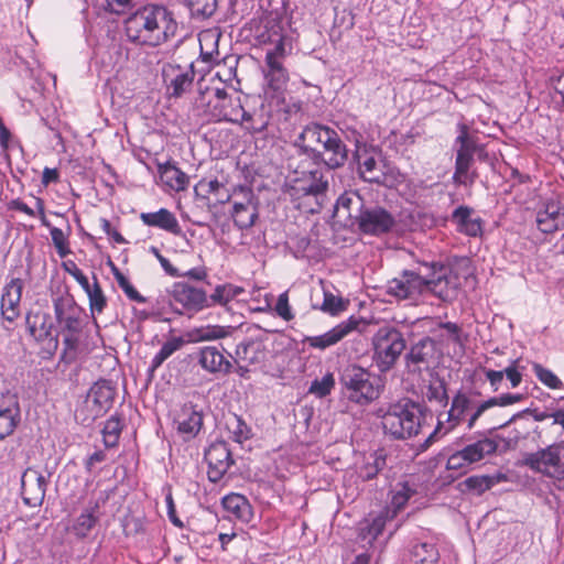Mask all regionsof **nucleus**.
Masks as SVG:
<instances>
[{"instance_id": "nucleus-1", "label": "nucleus", "mask_w": 564, "mask_h": 564, "mask_svg": "<svg viewBox=\"0 0 564 564\" xmlns=\"http://www.w3.org/2000/svg\"><path fill=\"white\" fill-rule=\"evenodd\" d=\"M413 265L403 270L399 276L388 281L386 293L394 299L416 303L425 294H432L447 302L455 294L456 278L442 261L431 254H412Z\"/></svg>"}, {"instance_id": "nucleus-2", "label": "nucleus", "mask_w": 564, "mask_h": 564, "mask_svg": "<svg viewBox=\"0 0 564 564\" xmlns=\"http://www.w3.org/2000/svg\"><path fill=\"white\" fill-rule=\"evenodd\" d=\"M293 145L300 155L316 166L323 164L328 170H338L348 161L349 150L339 133L323 123L306 124Z\"/></svg>"}, {"instance_id": "nucleus-3", "label": "nucleus", "mask_w": 564, "mask_h": 564, "mask_svg": "<svg viewBox=\"0 0 564 564\" xmlns=\"http://www.w3.org/2000/svg\"><path fill=\"white\" fill-rule=\"evenodd\" d=\"M177 30L178 23L174 13L158 3L138 9L124 21L128 40L143 46H160L175 37Z\"/></svg>"}, {"instance_id": "nucleus-4", "label": "nucleus", "mask_w": 564, "mask_h": 564, "mask_svg": "<svg viewBox=\"0 0 564 564\" xmlns=\"http://www.w3.org/2000/svg\"><path fill=\"white\" fill-rule=\"evenodd\" d=\"M340 217L351 220L365 235L381 236L390 232L397 225L394 216L378 205H366L357 193H346L336 203Z\"/></svg>"}, {"instance_id": "nucleus-5", "label": "nucleus", "mask_w": 564, "mask_h": 564, "mask_svg": "<svg viewBox=\"0 0 564 564\" xmlns=\"http://www.w3.org/2000/svg\"><path fill=\"white\" fill-rule=\"evenodd\" d=\"M426 406L410 398H402L378 411L386 436L405 441L420 434L425 420Z\"/></svg>"}, {"instance_id": "nucleus-6", "label": "nucleus", "mask_w": 564, "mask_h": 564, "mask_svg": "<svg viewBox=\"0 0 564 564\" xmlns=\"http://www.w3.org/2000/svg\"><path fill=\"white\" fill-rule=\"evenodd\" d=\"M344 397L358 405H367L379 398L378 380L365 368L346 366L339 377Z\"/></svg>"}, {"instance_id": "nucleus-7", "label": "nucleus", "mask_w": 564, "mask_h": 564, "mask_svg": "<svg viewBox=\"0 0 564 564\" xmlns=\"http://www.w3.org/2000/svg\"><path fill=\"white\" fill-rule=\"evenodd\" d=\"M373 360L381 372L394 367L399 357L406 347L403 333L394 326L379 327L372 337Z\"/></svg>"}, {"instance_id": "nucleus-8", "label": "nucleus", "mask_w": 564, "mask_h": 564, "mask_svg": "<svg viewBox=\"0 0 564 564\" xmlns=\"http://www.w3.org/2000/svg\"><path fill=\"white\" fill-rule=\"evenodd\" d=\"M459 130L460 133L455 140V144H458V148L456 150L453 181L457 185L471 186L478 177V173L473 169L475 163L474 156L478 150V144L476 140L469 135L465 124H460Z\"/></svg>"}, {"instance_id": "nucleus-9", "label": "nucleus", "mask_w": 564, "mask_h": 564, "mask_svg": "<svg viewBox=\"0 0 564 564\" xmlns=\"http://www.w3.org/2000/svg\"><path fill=\"white\" fill-rule=\"evenodd\" d=\"M170 306L178 315L193 317L198 312L210 307L207 293L187 282H175L167 290Z\"/></svg>"}, {"instance_id": "nucleus-10", "label": "nucleus", "mask_w": 564, "mask_h": 564, "mask_svg": "<svg viewBox=\"0 0 564 564\" xmlns=\"http://www.w3.org/2000/svg\"><path fill=\"white\" fill-rule=\"evenodd\" d=\"M473 406L474 399L471 395L463 390H458L452 398L451 409L447 412L446 425L441 419L443 414H440L434 431L421 444V448L426 451L432 444L453 431L459 424L464 423Z\"/></svg>"}, {"instance_id": "nucleus-11", "label": "nucleus", "mask_w": 564, "mask_h": 564, "mask_svg": "<svg viewBox=\"0 0 564 564\" xmlns=\"http://www.w3.org/2000/svg\"><path fill=\"white\" fill-rule=\"evenodd\" d=\"M523 465L535 473L558 481L564 480V442H558L527 454Z\"/></svg>"}, {"instance_id": "nucleus-12", "label": "nucleus", "mask_w": 564, "mask_h": 564, "mask_svg": "<svg viewBox=\"0 0 564 564\" xmlns=\"http://www.w3.org/2000/svg\"><path fill=\"white\" fill-rule=\"evenodd\" d=\"M161 74L167 97L177 99L192 89L196 72L194 63L181 65L169 62L162 65Z\"/></svg>"}, {"instance_id": "nucleus-13", "label": "nucleus", "mask_w": 564, "mask_h": 564, "mask_svg": "<svg viewBox=\"0 0 564 564\" xmlns=\"http://www.w3.org/2000/svg\"><path fill=\"white\" fill-rule=\"evenodd\" d=\"M268 70L265 79L268 86L264 89V99L270 107L281 109L285 101V87L289 82V73L283 66V61H278L273 56H265Z\"/></svg>"}, {"instance_id": "nucleus-14", "label": "nucleus", "mask_w": 564, "mask_h": 564, "mask_svg": "<svg viewBox=\"0 0 564 564\" xmlns=\"http://www.w3.org/2000/svg\"><path fill=\"white\" fill-rule=\"evenodd\" d=\"M55 319L63 333H82L85 313L69 295H63L53 301Z\"/></svg>"}, {"instance_id": "nucleus-15", "label": "nucleus", "mask_w": 564, "mask_h": 564, "mask_svg": "<svg viewBox=\"0 0 564 564\" xmlns=\"http://www.w3.org/2000/svg\"><path fill=\"white\" fill-rule=\"evenodd\" d=\"M116 389L109 380H98L88 391L86 405L89 409V416L85 420L95 421L104 416L112 406Z\"/></svg>"}, {"instance_id": "nucleus-16", "label": "nucleus", "mask_w": 564, "mask_h": 564, "mask_svg": "<svg viewBox=\"0 0 564 564\" xmlns=\"http://www.w3.org/2000/svg\"><path fill=\"white\" fill-rule=\"evenodd\" d=\"M207 465V477L212 482H218L234 464L228 444L224 441L213 443L204 456Z\"/></svg>"}, {"instance_id": "nucleus-17", "label": "nucleus", "mask_w": 564, "mask_h": 564, "mask_svg": "<svg viewBox=\"0 0 564 564\" xmlns=\"http://www.w3.org/2000/svg\"><path fill=\"white\" fill-rule=\"evenodd\" d=\"M440 357L441 350L436 341L430 336H424L410 346L404 359L408 367L414 366L417 370H421L437 364Z\"/></svg>"}, {"instance_id": "nucleus-18", "label": "nucleus", "mask_w": 564, "mask_h": 564, "mask_svg": "<svg viewBox=\"0 0 564 564\" xmlns=\"http://www.w3.org/2000/svg\"><path fill=\"white\" fill-rule=\"evenodd\" d=\"M377 155L378 152L376 148L356 141L351 161L357 165L360 177L366 182L378 183L380 181Z\"/></svg>"}, {"instance_id": "nucleus-19", "label": "nucleus", "mask_w": 564, "mask_h": 564, "mask_svg": "<svg viewBox=\"0 0 564 564\" xmlns=\"http://www.w3.org/2000/svg\"><path fill=\"white\" fill-rule=\"evenodd\" d=\"M25 324L31 337L36 341L47 340V347L52 351L58 348V335H52L53 324L50 315L44 312H29L25 316Z\"/></svg>"}, {"instance_id": "nucleus-20", "label": "nucleus", "mask_w": 564, "mask_h": 564, "mask_svg": "<svg viewBox=\"0 0 564 564\" xmlns=\"http://www.w3.org/2000/svg\"><path fill=\"white\" fill-rule=\"evenodd\" d=\"M47 487V478L42 473L29 468L22 477V497L29 507H39L43 503Z\"/></svg>"}, {"instance_id": "nucleus-21", "label": "nucleus", "mask_w": 564, "mask_h": 564, "mask_svg": "<svg viewBox=\"0 0 564 564\" xmlns=\"http://www.w3.org/2000/svg\"><path fill=\"white\" fill-rule=\"evenodd\" d=\"M23 286L21 278H12L2 289L1 315L9 323H13L20 316Z\"/></svg>"}, {"instance_id": "nucleus-22", "label": "nucleus", "mask_w": 564, "mask_h": 564, "mask_svg": "<svg viewBox=\"0 0 564 564\" xmlns=\"http://www.w3.org/2000/svg\"><path fill=\"white\" fill-rule=\"evenodd\" d=\"M358 325V321L354 317L344 321L329 329L328 332L318 336H306L302 340L303 344H307L311 348L325 350L345 338L350 332H352Z\"/></svg>"}, {"instance_id": "nucleus-23", "label": "nucleus", "mask_w": 564, "mask_h": 564, "mask_svg": "<svg viewBox=\"0 0 564 564\" xmlns=\"http://www.w3.org/2000/svg\"><path fill=\"white\" fill-rule=\"evenodd\" d=\"M174 423L183 440L191 441L197 436L203 427V413L196 405L186 403L177 412Z\"/></svg>"}, {"instance_id": "nucleus-24", "label": "nucleus", "mask_w": 564, "mask_h": 564, "mask_svg": "<svg viewBox=\"0 0 564 564\" xmlns=\"http://www.w3.org/2000/svg\"><path fill=\"white\" fill-rule=\"evenodd\" d=\"M474 209L466 205L455 208L451 215V221L456 230L467 237H481L484 232V220L480 217H473Z\"/></svg>"}, {"instance_id": "nucleus-25", "label": "nucleus", "mask_w": 564, "mask_h": 564, "mask_svg": "<svg viewBox=\"0 0 564 564\" xmlns=\"http://www.w3.org/2000/svg\"><path fill=\"white\" fill-rule=\"evenodd\" d=\"M210 117L217 121H229L238 124L243 119L245 108L240 97H230L224 104H214L206 110Z\"/></svg>"}, {"instance_id": "nucleus-26", "label": "nucleus", "mask_w": 564, "mask_h": 564, "mask_svg": "<svg viewBox=\"0 0 564 564\" xmlns=\"http://www.w3.org/2000/svg\"><path fill=\"white\" fill-rule=\"evenodd\" d=\"M143 225L155 227L173 235H181L182 229L175 215L166 208H160L154 213H141Z\"/></svg>"}, {"instance_id": "nucleus-27", "label": "nucleus", "mask_w": 564, "mask_h": 564, "mask_svg": "<svg viewBox=\"0 0 564 564\" xmlns=\"http://www.w3.org/2000/svg\"><path fill=\"white\" fill-rule=\"evenodd\" d=\"M265 358L264 346L260 340L252 338L239 343L235 350L234 360L236 364L258 365Z\"/></svg>"}, {"instance_id": "nucleus-28", "label": "nucleus", "mask_w": 564, "mask_h": 564, "mask_svg": "<svg viewBox=\"0 0 564 564\" xmlns=\"http://www.w3.org/2000/svg\"><path fill=\"white\" fill-rule=\"evenodd\" d=\"M198 364L203 369L210 373L223 372L229 373L231 362L227 360L217 347L206 346L200 348Z\"/></svg>"}, {"instance_id": "nucleus-29", "label": "nucleus", "mask_w": 564, "mask_h": 564, "mask_svg": "<svg viewBox=\"0 0 564 564\" xmlns=\"http://www.w3.org/2000/svg\"><path fill=\"white\" fill-rule=\"evenodd\" d=\"M480 436L476 442L462 448L463 454L470 464L478 463L485 457L494 455L498 449V442L485 433H478Z\"/></svg>"}, {"instance_id": "nucleus-30", "label": "nucleus", "mask_w": 564, "mask_h": 564, "mask_svg": "<svg viewBox=\"0 0 564 564\" xmlns=\"http://www.w3.org/2000/svg\"><path fill=\"white\" fill-rule=\"evenodd\" d=\"M387 519L388 512L386 511H381L378 514L370 513L368 518L360 523L358 533L359 540L368 545H372L377 538L382 533Z\"/></svg>"}, {"instance_id": "nucleus-31", "label": "nucleus", "mask_w": 564, "mask_h": 564, "mask_svg": "<svg viewBox=\"0 0 564 564\" xmlns=\"http://www.w3.org/2000/svg\"><path fill=\"white\" fill-rule=\"evenodd\" d=\"M224 509L236 519L249 522L252 518V509L248 499L240 494H229L221 500Z\"/></svg>"}, {"instance_id": "nucleus-32", "label": "nucleus", "mask_w": 564, "mask_h": 564, "mask_svg": "<svg viewBox=\"0 0 564 564\" xmlns=\"http://www.w3.org/2000/svg\"><path fill=\"white\" fill-rule=\"evenodd\" d=\"M231 216L235 226L243 230L249 229L254 225L259 217V213L257 206L251 203L250 198H248L246 203H234Z\"/></svg>"}, {"instance_id": "nucleus-33", "label": "nucleus", "mask_w": 564, "mask_h": 564, "mask_svg": "<svg viewBox=\"0 0 564 564\" xmlns=\"http://www.w3.org/2000/svg\"><path fill=\"white\" fill-rule=\"evenodd\" d=\"M308 176V181L302 182L292 187L295 194L317 197L328 189V181L324 180V175L319 170L310 171Z\"/></svg>"}, {"instance_id": "nucleus-34", "label": "nucleus", "mask_w": 564, "mask_h": 564, "mask_svg": "<svg viewBox=\"0 0 564 564\" xmlns=\"http://www.w3.org/2000/svg\"><path fill=\"white\" fill-rule=\"evenodd\" d=\"M438 561L440 553L434 543L417 542L409 551V564H437Z\"/></svg>"}, {"instance_id": "nucleus-35", "label": "nucleus", "mask_w": 564, "mask_h": 564, "mask_svg": "<svg viewBox=\"0 0 564 564\" xmlns=\"http://www.w3.org/2000/svg\"><path fill=\"white\" fill-rule=\"evenodd\" d=\"M158 170L165 184L173 191H184L188 186L189 178L187 174L171 162L159 164Z\"/></svg>"}, {"instance_id": "nucleus-36", "label": "nucleus", "mask_w": 564, "mask_h": 564, "mask_svg": "<svg viewBox=\"0 0 564 564\" xmlns=\"http://www.w3.org/2000/svg\"><path fill=\"white\" fill-rule=\"evenodd\" d=\"M230 334V327L220 325H206L193 328L187 332L186 337L189 343L207 341L225 338Z\"/></svg>"}, {"instance_id": "nucleus-37", "label": "nucleus", "mask_w": 564, "mask_h": 564, "mask_svg": "<svg viewBox=\"0 0 564 564\" xmlns=\"http://www.w3.org/2000/svg\"><path fill=\"white\" fill-rule=\"evenodd\" d=\"M560 207L556 203H547L544 209L536 213V226L545 234L553 232L558 228Z\"/></svg>"}, {"instance_id": "nucleus-38", "label": "nucleus", "mask_w": 564, "mask_h": 564, "mask_svg": "<svg viewBox=\"0 0 564 564\" xmlns=\"http://www.w3.org/2000/svg\"><path fill=\"white\" fill-rule=\"evenodd\" d=\"M387 465V457L383 451L370 454L358 469V476L365 480L373 479Z\"/></svg>"}, {"instance_id": "nucleus-39", "label": "nucleus", "mask_w": 564, "mask_h": 564, "mask_svg": "<svg viewBox=\"0 0 564 564\" xmlns=\"http://www.w3.org/2000/svg\"><path fill=\"white\" fill-rule=\"evenodd\" d=\"M98 508V503H95L94 507L85 509L76 518L72 531L77 538L85 539L89 534L91 529L96 525L98 521V517L96 516Z\"/></svg>"}, {"instance_id": "nucleus-40", "label": "nucleus", "mask_w": 564, "mask_h": 564, "mask_svg": "<svg viewBox=\"0 0 564 564\" xmlns=\"http://www.w3.org/2000/svg\"><path fill=\"white\" fill-rule=\"evenodd\" d=\"M226 429L229 432L234 442L242 444L245 441L251 438V427L246 421L235 413L228 415L226 419Z\"/></svg>"}, {"instance_id": "nucleus-41", "label": "nucleus", "mask_w": 564, "mask_h": 564, "mask_svg": "<svg viewBox=\"0 0 564 564\" xmlns=\"http://www.w3.org/2000/svg\"><path fill=\"white\" fill-rule=\"evenodd\" d=\"M18 409H13L0 397V441L13 433L17 426Z\"/></svg>"}, {"instance_id": "nucleus-42", "label": "nucleus", "mask_w": 564, "mask_h": 564, "mask_svg": "<svg viewBox=\"0 0 564 564\" xmlns=\"http://www.w3.org/2000/svg\"><path fill=\"white\" fill-rule=\"evenodd\" d=\"M186 340L183 337H172L166 340L158 354L151 360V365L149 367V371L153 373L162 364L170 358L175 351L180 350Z\"/></svg>"}, {"instance_id": "nucleus-43", "label": "nucleus", "mask_w": 564, "mask_h": 564, "mask_svg": "<svg viewBox=\"0 0 564 564\" xmlns=\"http://www.w3.org/2000/svg\"><path fill=\"white\" fill-rule=\"evenodd\" d=\"M122 427L123 424L117 414L111 415L106 421L101 433L104 437V444L107 448H112L118 445Z\"/></svg>"}, {"instance_id": "nucleus-44", "label": "nucleus", "mask_w": 564, "mask_h": 564, "mask_svg": "<svg viewBox=\"0 0 564 564\" xmlns=\"http://www.w3.org/2000/svg\"><path fill=\"white\" fill-rule=\"evenodd\" d=\"M242 289L230 283L219 284L208 296L210 306L215 304L227 305L231 300L237 297Z\"/></svg>"}, {"instance_id": "nucleus-45", "label": "nucleus", "mask_w": 564, "mask_h": 564, "mask_svg": "<svg viewBox=\"0 0 564 564\" xmlns=\"http://www.w3.org/2000/svg\"><path fill=\"white\" fill-rule=\"evenodd\" d=\"M88 300L89 308L91 314H100L107 305V299L102 292V289L98 282L97 276L94 274V284L89 285V289L85 290Z\"/></svg>"}, {"instance_id": "nucleus-46", "label": "nucleus", "mask_w": 564, "mask_h": 564, "mask_svg": "<svg viewBox=\"0 0 564 564\" xmlns=\"http://www.w3.org/2000/svg\"><path fill=\"white\" fill-rule=\"evenodd\" d=\"M229 98L230 96L225 88L206 89L205 91L199 93V97L196 98L195 105L196 107H204L206 105L208 109H210L214 104H224Z\"/></svg>"}, {"instance_id": "nucleus-47", "label": "nucleus", "mask_w": 564, "mask_h": 564, "mask_svg": "<svg viewBox=\"0 0 564 564\" xmlns=\"http://www.w3.org/2000/svg\"><path fill=\"white\" fill-rule=\"evenodd\" d=\"M532 370L539 381L549 389H562V380L550 369L543 367L541 364L532 362Z\"/></svg>"}, {"instance_id": "nucleus-48", "label": "nucleus", "mask_w": 564, "mask_h": 564, "mask_svg": "<svg viewBox=\"0 0 564 564\" xmlns=\"http://www.w3.org/2000/svg\"><path fill=\"white\" fill-rule=\"evenodd\" d=\"M238 124H240L249 133L257 134L267 130L269 119L263 115L256 116L245 110L243 119L239 121Z\"/></svg>"}, {"instance_id": "nucleus-49", "label": "nucleus", "mask_w": 564, "mask_h": 564, "mask_svg": "<svg viewBox=\"0 0 564 564\" xmlns=\"http://www.w3.org/2000/svg\"><path fill=\"white\" fill-rule=\"evenodd\" d=\"M192 17L206 19L214 14L217 3L216 0H186Z\"/></svg>"}, {"instance_id": "nucleus-50", "label": "nucleus", "mask_w": 564, "mask_h": 564, "mask_svg": "<svg viewBox=\"0 0 564 564\" xmlns=\"http://www.w3.org/2000/svg\"><path fill=\"white\" fill-rule=\"evenodd\" d=\"M463 485L466 490L481 495L495 485V479L487 475L470 476L464 480Z\"/></svg>"}, {"instance_id": "nucleus-51", "label": "nucleus", "mask_w": 564, "mask_h": 564, "mask_svg": "<svg viewBox=\"0 0 564 564\" xmlns=\"http://www.w3.org/2000/svg\"><path fill=\"white\" fill-rule=\"evenodd\" d=\"M335 387V378L332 372H327L321 379H315L308 389L311 394H314L316 398H325L330 394L332 390Z\"/></svg>"}, {"instance_id": "nucleus-52", "label": "nucleus", "mask_w": 564, "mask_h": 564, "mask_svg": "<svg viewBox=\"0 0 564 564\" xmlns=\"http://www.w3.org/2000/svg\"><path fill=\"white\" fill-rule=\"evenodd\" d=\"M63 345L64 349L61 355V360L65 364H72L76 360L77 350L79 346L78 335L80 333H64Z\"/></svg>"}, {"instance_id": "nucleus-53", "label": "nucleus", "mask_w": 564, "mask_h": 564, "mask_svg": "<svg viewBox=\"0 0 564 564\" xmlns=\"http://www.w3.org/2000/svg\"><path fill=\"white\" fill-rule=\"evenodd\" d=\"M113 275L118 285L129 300L138 303L147 302V297L141 295L138 292V290L130 283L129 279L124 274H122L116 267H113Z\"/></svg>"}, {"instance_id": "nucleus-54", "label": "nucleus", "mask_w": 564, "mask_h": 564, "mask_svg": "<svg viewBox=\"0 0 564 564\" xmlns=\"http://www.w3.org/2000/svg\"><path fill=\"white\" fill-rule=\"evenodd\" d=\"M195 194L203 198L207 199L210 194L218 195L219 192L225 191V185L220 183L217 178L213 180H200L194 187Z\"/></svg>"}, {"instance_id": "nucleus-55", "label": "nucleus", "mask_w": 564, "mask_h": 564, "mask_svg": "<svg viewBox=\"0 0 564 564\" xmlns=\"http://www.w3.org/2000/svg\"><path fill=\"white\" fill-rule=\"evenodd\" d=\"M398 486L399 488L394 490L391 499V505L395 510L402 509L415 494V490L408 482H402Z\"/></svg>"}, {"instance_id": "nucleus-56", "label": "nucleus", "mask_w": 564, "mask_h": 564, "mask_svg": "<svg viewBox=\"0 0 564 564\" xmlns=\"http://www.w3.org/2000/svg\"><path fill=\"white\" fill-rule=\"evenodd\" d=\"M321 310L330 315H338L346 310V305L341 297L335 296L329 291H324V301Z\"/></svg>"}, {"instance_id": "nucleus-57", "label": "nucleus", "mask_w": 564, "mask_h": 564, "mask_svg": "<svg viewBox=\"0 0 564 564\" xmlns=\"http://www.w3.org/2000/svg\"><path fill=\"white\" fill-rule=\"evenodd\" d=\"M524 413H531L534 421H536V422H542L549 417H552V413H549L545 411H538V410L531 411L530 409H525L522 412H518V413L513 414L509 420L505 421L503 423L489 429L488 434H492L494 432H496L498 430L509 426L511 423H513L518 417H520Z\"/></svg>"}, {"instance_id": "nucleus-58", "label": "nucleus", "mask_w": 564, "mask_h": 564, "mask_svg": "<svg viewBox=\"0 0 564 564\" xmlns=\"http://www.w3.org/2000/svg\"><path fill=\"white\" fill-rule=\"evenodd\" d=\"M525 369L524 366L521 365V359H513L510 361V365L501 370L503 372V377L511 383V388H517L522 381V371Z\"/></svg>"}, {"instance_id": "nucleus-59", "label": "nucleus", "mask_w": 564, "mask_h": 564, "mask_svg": "<svg viewBox=\"0 0 564 564\" xmlns=\"http://www.w3.org/2000/svg\"><path fill=\"white\" fill-rule=\"evenodd\" d=\"M489 409H491V406H490V404L488 402V399L484 400V401H480V402H475L474 401V406L470 410L467 419L464 422V423H466L467 430H469V431L473 430L476 426L478 420Z\"/></svg>"}, {"instance_id": "nucleus-60", "label": "nucleus", "mask_w": 564, "mask_h": 564, "mask_svg": "<svg viewBox=\"0 0 564 564\" xmlns=\"http://www.w3.org/2000/svg\"><path fill=\"white\" fill-rule=\"evenodd\" d=\"M426 398L429 401H436L444 406L448 402V395L446 386L443 381H441L438 384H430L426 391Z\"/></svg>"}, {"instance_id": "nucleus-61", "label": "nucleus", "mask_w": 564, "mask_h": 564, "mask_svg": "<svg viewBox=\"0 0 564 564\" xmlns=\"http://www.w3.org/2000/svg\"><path fill=\"white\" fill-rule=\"evenodd\" d=\"M50 234L58 254L61 257H65L67 253H69V248L67 246V239L64 231L57 227H52L50 229Z\"/></svg>"}, {"instance_id": "nucleus-62", "label": "nucleus", "mask_w": 564, "mask_h": 564, "mask_svg": "<svg viewBox=\"0 0 564 564\" xmlns=\"http://www.w3.org/2000/svg\"><path fill=\"white\" fill-rule=\"evenodd\" d=\"M524 399L523 394L520 393H503L500 395L491 397L488 399V402L491 408L494 406H508L518 402H521Z\"/></svg>"}, {"instance_id": "nucleus-63", "label": "nucleus", "mask_w": 564, "mask_h": 564, "mask_svg": "<svg viewBox=\"0 0 564 564\" xmlns=\"http://www.w3.org/2000/svg\"><path fill=\"white\" fill-rule=\"evenodd\" d=\"M274 310L276 314L284 321L289 322L294 318V314L289 304L288 292H283L279 295Z\"/></svg>"}, {"instance_id": "nucleus-64", "label": "nucleus", "mask_w": 564, "mask_h": 564, "mask_svg": "<svg viewBox=\"0 0 564 564\" xmlns=\"http://www.w3.org/2000/svg\"><path fill=\"white\" fill-rule=\"evenodd\" d=\"M149 251L158 259L162 269L164 270V272L167 275L173 276V278L181 276V272L178 271V269H176L174 265H172L171 262L169 261V259L165 258L164 256H162L160 250L156 247L151 246Z\"/></svg>"}]
</instances>
